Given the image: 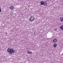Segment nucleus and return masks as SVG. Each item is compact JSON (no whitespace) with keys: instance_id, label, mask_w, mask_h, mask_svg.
<instances>
[{"instance_id":"nucleus-10","label":"nucleus","mask_w":63,"mask_h":63,"mask_svg":"<svg viewBox=\"0 0 63 63\" xmlns=\"http://www.w3.org/2000/svg\"><path fill=\"white\" fill-rule=\"evenodd\" d=\"M1 12V9L0 8V13Z\"/></svg>"},{"instance_id":"nucleus-3","label":"nucleus","mask_w":63,"mask_h":63,"mask_svg":"<svg viewBox=\"0 0 63 63\" xmlns=\"http://www.w3.org/2000/svg\"><path fill=\"white\" fill-rule=\"evenodd\" d=\"M57 41V40L56 39H53V42L54 43H56Z\"/></svg>"},{"instance_id":"nucleus-9","label":"nucleus","mask_w":63,"mask_h":63,"mask_svg":"<svg viewBox=\"0 0 63 63\" xmlns=\"http://www.w3.org/2000/svg\"><path fill=\"white\" fill-rule=\"evenodd\" d=\"M61 22H62V21H63V17H62L61 19Z\"/></svg>"},{"instance_id":"nucleus-15","label":"nucleus","mask_w":63,"mask_h":63,"mask_svg":"<svg viewBox=\"0 0 63 63\" xmlns=\"http://www.w3.org/2000/svg\"><path fill=\"white\" fill-rule=\"evenodd\" d=\"M47 1H49V0H47Z\"/></svg>"},{"instance_id":"nucleus-1","label":"nucleus","mask_w":63,"mask_h":63,"mask_svg":"<svg viewBox=\"0 0 63 63\" xmlns=\"http://www.w3.org/2000/svg\"><path fill=\"white\" fill-rule=\"evenodd\" d=\"M7 51L8 52H9L10 54H12L13 53H15L16 51L14 50V49L13 48L10 49V48H8L7 49Z\"/></svg>"},{"instance_id":"nucleus-12","label":"nucleus","mask_w":63,"mask_h":63,"mask_svg":"<svg viewBox=\"0 0 63 63\" xmlns=\"http://www.w3.org/2000/svg\"><path fill=\"white\" fill-rule=\"evenodd\" d=\"M35 34H36V33L35 32H34V35H35Z\"/></svg>"},{"instance_id":"nucleus-14","label":"nucleus","mask_w":63,"mask_h":63,"mask_svg":"<svg viewBox=\"0 0 63 63\" xmlns=\"http://www.w3.org/2000/svg\"><path fill=\"white\" fill-rule=\"evenodd\" d=\"M60 19H61V17H60Z\"/></svg>"},{"instance_id":"nucleus-6","label":"nucleus","mask_w":63,"mask_h":63,"mask_svg":"<svg viewBox=\"0 0 63 63\" xmlns=\"http://www.w3.org/2000/svg\"><path fill=\"white\" fill-rule=\"evenodd\" d=\"M53 46L54 47H57V44L56 43L54 44Z\"/></svg>"},{"instance_id":"nucleus-7","label":"nucleus","mask_w":63,"mask_h":63,"mask_svg":"<svg viewBox=\"0 0 63 63\" xmlns=\"http://www.w3.org/2000/svg\"><path fill=\"white\" fill-rule=\"evenodd\" d=\"M27 53H28V54H32V52L31 51H27Z\"/></svg>"},{"instance_id":"nucleus-5","label":"nucleus","mask_w":63,"mask_h":63,"mask_svg":"<svg viewBox=\"0 0 63 63\" xmlns=\"http://www.w3.org/2000/svg\"><path fill=\"white\" fill-rule=\"evenodd\" d=\"M47 5V2H46V1H45L44 2L43 5L44 6H46V5Z\"/></svg>"},{"instance_id":"nucleus-11","label":"nucleus","mask_w":63,"mask_h":63,"mask_svg":"<svg viewBox=\"0 0 63 63\" xmlns=\"http://www.w3.org/2000/svg\"><path fill=\"white\" fill-rule=\"evenodd\" d=\"M1 12V9L0 8V13Z\"/></svg>"},{"instance_id":"nucleus-2","label":"nucleus","mask_w":63,"mask_h":63,"mask_svg":"<svg viewBox=\"0 0 63 63\" xmlns=\"http://www.w3.org/2000/svg\"><path fill=\"white\" fill-rule=\"evenodd\" d=\"M35 20L34 17L33 16H31L30 17V18L29 19V21H32Z\"/></svg>"},{"instance_id":"nucleus-4","label":"nucleus","mask_w":63,"mask_h":63,"mask_svg":"<svg viewBox=\"0 0 63 63\" xmlns=\"http://www.w3.org/2000/svg\"><path fill=\"white\" fill-rule=\"evenodd\" d=\"M14 6H11L10 7V9L11 10H13V9H14Z\"/></svg>"},{"instance_id":"nucleus-13","label":"nucleus","mask_w":63,"mask_h":63,"mask_svg":"<svg viewBox=\"0 0 63 63\" xmlns=\"http://www.w3.org/2000/svg\"><path fill=\"white\" fill-rule=\"evenodd\" d=\"M6 34V35H7L8 34V33H7V32H6L5 33Z\"/></svg>"},{"instance_id":"nucleus-8","label":"nucleus","mask_w":63,"mask_h":63,"mask_svg":"<svg viewBox=\"0 0 63 63\" xmlns=\"http://www.w3.org/2000/svg\"><path fill=\"white\" fill-rule=\"evenodd\" d=\"M44 2L42 1L40 2V4L41 5H44Z\"/></svg>"}]
</instances>
